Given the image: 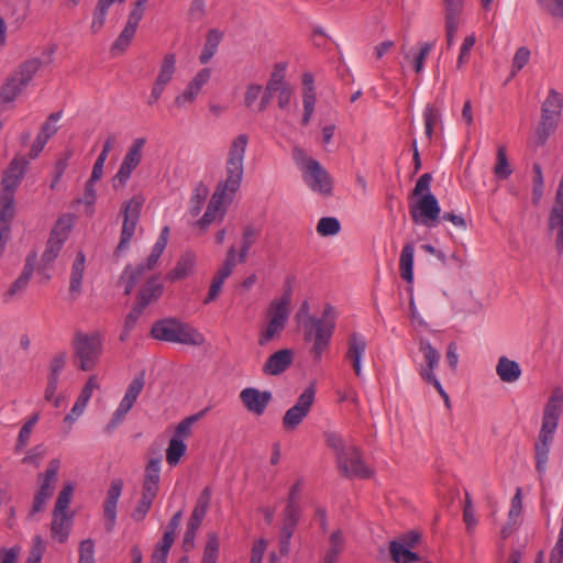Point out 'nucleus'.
Wrapping results in <instances>:
<instances>
[{
	"mask_svg": "<svg viewBox=\"0 0 563 563\" xmlns=\"http://www.w3.org/2000/svg\"><path fill=\"white\" fill-rule=\"evenodd\" d=\"M249 136L245 133L234 137L229 146L225 159V178L220 181L211 196L203 216L197 221L202 230L207 229L216 220H222L228 206L232 202L234 195L241 187L244 173V156Z\"/></svg>",
	"mask_w": 563,
	"mask_h": 563,
	"instance_id": "1",
	"label": "nucleus"
},
{
	"mask_svg": "<svg viewBox=\"0 0 563 563\" xmlns=\"http://www.w3.org/2000/svg\"><path fill=\"white\" fill-rule=\"evenodd\" d=\"M249 136L245 133L234 137L229 146L225 159V178L220 181L211 196L203 216L197 221L202 230L207 229L216 220H222L228 206L232 202L234 195L241 187L244 173V156Z\"/></svg>",
	"mask_w": 563,
	"mask_h": 563,
	"instance_id": "2",
	"label": "nucleus"
},
{
	"mask_svg": "<svg viewBox=\"0 0 563 563\" xmlns=\"http://www.w3.org/2000/svg\"><path fill=\"white\" fill-rule=\"evenodd\" d=\"M249 136L245 133L234 137L229 146L225 159V178L220 181L211 196L203 216L197 221L202 230L207 229L216 220H222L228 206L232 202L234 195L241 187L244 173V156Z\"/></svg>",
	"mask_w": 563,
	"mask_h": 563,
	"instance_id": "3",
	"label": "nucleus"
},
{
	"mask_svg": "<svg viewBox=\"0 0 563 563\" xmlns=\"http://www.w3.org/2000/svg\"><path fill=\"white\" fill-rule=\"evenodd\" d=\"M301 317H305V340L312 342L310 352L314 361L320 362L335 328V309L331 305H327L322 317L316 318L309 314V302L303 301L297 313V319L299 320Z\"/></svg>",
	"mask_w": 563,
	"mask_h": 563,
	"instance_id": "4",
	"label": "nucleus"
},
{
	"mask_svg": "<svg viewBox=\"0 0 563 563\" xmlns=\"http://www.w3.org/2000/svg\"><path fill=\"white\" fill-rule=\"evenodd\" d=\"M563 389L558 387L553 389L548 402L543 409L542 426L539 432L538 441L534 445L536 470L539 474H544L549 460L550 445L553 441L558 428L559 418L562 412Z\"/></svg>",
	"mask_w": 563,
	"mask_h": 563,
	"instance_id": "5",
	"label": "nucleus"
},
{
	"mask_svg": "<svg viewBox=\"0 0 563 563\" xmlns=\"http://www.w3.org/2000/svg\"><path fill=\"white\" fill-rule=\"evenodd\" d=\"M290 291H287L283 296L271 301L266 310L265 323L263 324L258 335V344L261 346L266 345L282 335L290 316Z\"/></svg>",
	"mask_w": 563,
	"mask_h": 563,
	"instance_id": "6",
	"label": "nucleus"
},
{
	"mask_svg": "<svg viewBox=\"0 0 563 563\" xmlns=\"http://www.w3.org/2000/svg\"><path fill=\"white\" fill-rule=\"evenodd\" d=\"M151 334L156 340L194 346H200L206 341L197 329L174 318L155 322Z\"/></svg>",
	"mask_w": 563,
	"mask_h": 563,
	"instance_id": "7",
	"label": "nucleus"
},
{
	"mask_svg": "<svg viewBox=\"0 0 563 563\" xmlns=\"http://www.w3.org/2000/svg\"><path fill=\"white\" fill-rule=\"evenodd\" d=\"M303 481L297 479L290 487L287 504L283 511V526L279 536V552L286 555L289 552L290 539L301 516L300 498Z\"/></svg>",
	"mask_w": 563,
	"mask_h": 563,
	"instance_id": "8",
	"label": "nucleus"
},
{
	"mask_svg": "<svg viewBox=\"0 0 563 563\" xmlns=\"http://www.w3.org/2000/svg\"><path fill=\"white\" fill-rule=\"evenodd\" d=\"M102 338L98 332H77L73 339L74 355L78 360V368L84 372L92 371L102 354Z\"/></svg>",
	"mask_w": 563,
	"mask_h": 563,
	"instance_id": "9",
	"label": "nucleus"
},
{
	"mask_svg": "<svg viewBox=\"0 0 563 563\" xmlns=\"http://www.w3.org/2000/svg\"><path fill=\"white\" fill-rule=\"evenodd\" d=\"M143 203L144 198L141 195H136L123 203L121 208V212L123 213V224L120 241L114 251L115 256H120L129 249L130 242L132 241L136 231V225L140 219Z\"/></svg>",
	"mask_w": 563,
	"mask_h": 563,
	"instance_id": "10",
	"label": "nucleus"
},
{
	"mask_svg": "<svg viewBox=\"0 0 563 563\" xmlns=\"http://www.w3.org/2000/svg\"><path fill=\"white\" fill-rule=\"evenodd\" d=\"M316 399V387L310 384L283 416L282 426L286 432H294L308 417Z\"/></svg>",
	"mask_w": 563,
	"mask_h": 563,
	"instance_id": "11",
	"label": "nucleus"
},
{
	"mask_svg": "<svg viewBox=\"0 0 563 563\" xmlns=\"http://www.w3.org/2000/svg\"><path fill=\"white\" fill-rule=\"evenodd\" d=\"M409 212L416 224L433 228L440 220L441 209L435 196L428 192L409 205Z\"/></svg>",
	"mask_w": 563,
	"mask_h": 563,
	"instance_id": "12",
	"label": "nucleus"
},
{
	"mask_svg": "<svg viewBox=\"0 0 563 563\" xmlns=\"http://www.w3.org/2000/svg\"><path fill=\"white\" fill-rule=\"evenodd\" d=\"M145 144V137H136L132 141L117 174L112 178V186L114 190L123 188L126 185L132 173L142 162Z\"/></svg>",
	"mask_w": 563,
	"mask_h": 563,
	"instance_id": "13",
	"label": "nucleus"
},
{
	"mask_svg": "<svg viewBox=\"0 0 563 563\" xmlns=\"http://www.w3.org/2000/svg\"><path fill=\"white\" fill-rule=\"evenodd\" d=\"M339 472L349 478L366 479L373 476V471L365 464L361 451L350 444L336 459Z\"/></svg>",
	"mask_w": 563,
	"mask_h": 563,
	"instance_id": "14",
	"label": "nucleus"
},
{
	"mask_svg": "<svg viewBox=\"0 0 563 563\" xmlns=\"http://www.w3.org/2000/svg\"><path fill=\"white\" fill-rule=\"evenodd\" d=\"M71 228V220L67 217L58 219L54 229L51 232L49 239L46 243L45 251L42 255V266L48 267L58 256L64 242L67 240L68 233Z\"/></svg>",
	"mask_w": 563,
	"mask_h": 563,
	"instance_id": "15",
	"label": "nucleus"
},
{
	"mask_svg": "<svg viewBox=\"0 0 563 563\" xmlns=\"http://www.w3.org/2000/svg\"><path fill=\"white\" fill-rule=\"evenodd\" d=\"M302 179L313 192L325 197L333 192V179L319 162H309L307 169L302 172Z\"/></svg>",
	"mask_w": 563,
	"mask_h": 563,
	"instance_id": "16",
	"label": "nucleus"
},
{
	"mask_svg": "<svg viewBox=\"0 0 563 563\" xmlns=\"http://www.w3.org/2000/svg\"><path fill=\"white\" fill-rule=\"evenodd\" d=\"M211 78V69L202 68L195 77L188 82L183 92L177 95L174 99V106L178 109L191 104L196 101L202 88L209 82Z\"/></svg>",
	"mask_w": 563,
	"mask_h": 563,
	"instance_id": "17",
	"label": "nucleus"
},
{
	"mask_svg": "<svg viewBox=\"0 0 563 563\" xmlns=\"http://www.w3.org/2000/svg\"><path fill=\"white\" fill-rule=\"evenodd\" d=\"M419 351L423 355V363L418 367V373L423 382L430 384L438 380L434 369L438 368L441 360L440 352L431 345L428 340L419 341Z\"/></svg>",
	"mask_w": 563,
	"mask_h": 563,
	"instance_id": "18",
	"label": "nucleus"
},
{
	"mask_svg": "<svg viewBox=\"0 0 563 563\" xmlns=\"http://www.w3.org/2000/svg\"><path fill=\"white\" fill-rule=\"evenodd\" d=\"M239 397L249 412L255 416H262L266 411L273 395L269 390L246 387L240 391Z\"/></svg>",
	"mask_w": 563,
	"mask_h": 563,
	"instance_id": "19",
	"label": "nucleus"
},
{
	"mask_svg": "<svg viewBox=\"0 0 563 563\" xmlns=\"http://www.w3.org/2000/svg\"><path fill=\"white\" fill-rule=\"evenodd\" d=\"M29 161L25 157H14L4 170L1 180V192L14 195L24 178Z\"/></svg>",
	"mask_w": 563,
	"mask_h": 563,
	"instance_id": "20",
	"label": "nucleus"
},
{
	"mask_svg": "<svg viewBox=\"0 0 563 563\" xmlns=\"http://www.w3.org/2000/svg\"><path fill=\"white\" fill-rule=\"evenodd\" d=\"M122 489V479L115 478L111 482L107 492V497L103 501V518L104 527L108 532H111L114 529L117 522V507Z\"/></svg>",
	"mask_w": 563,
	"mask_h": 563,
	"instance_id": "21",
	"label": "nucleus"
},
{
	"mask_svg": "<svg viewBox=\"0 0 563 563\" xmlns=\"http://www.w3.org/2000/svg\"><path fill=\"white\" fill-rule=\"evenodd\" d=\"M262 224L250 222L242 227L240 246L236 249V257L239 263H244L247 260L252 246L257 242L262 235Z\"/></svg>",
	"mask_w": 563,
	"mask_h": 563,
	"instance_id": "22",
	"label": "nucleus"
},
{
	"mask_svg": "<svg viewBox=\"0 0 563 563\" xmlns=\"http://www.w3.org/2000/svg\"><path fill=\"white\" fill-rule=\"evenodd\" d=\"M294 352L289 349L279 350L266 360L263 365V373L276 376L284 373L292 363Z\"/></svg>",
	"mask_w": 563,
	"mask_h": 563,
	"instance_id": "23",
	"label": "nucleus"
},
{
	"mask_svg": "<svg viewBox=\"0 0 563 563\" xmlns=\"http://www.w3.org/2000/svg\"><path fill=\"white\" fill-rule=\"evenodd\" d=\"M99 387L100 386L98 384L97 376H90L85 384L80 395L78 396L75 405L73 406L70 413L65 417V422L71 424L79 416L82 415L88 401L92 396L93 390L99 389Z\"/></svg>",
	"mask_w": 563,
	"mask_h": 563,
	"instance_id": "24",
	"label": "nucleus"
},
{
	"mask_svg": "<svg viewBox=\"0 0 563 563\" xmlns=\"http://www.w3.org/2000/svg\"><path fill=\"white\" fill-rule=\"evenodd\" d=\"M158 260L152 254H150L145 264H139L136 267L128 266L122 273L121 279L125 282V295L132 292L136 284L141 280L146 271H151L156 264Z\"/></svg>",
	"mask_w": 563,
	"mask_h": 563,
	"instance_id": "25",
	"label": "nucleus"
},
{
	"mask_svg": "<svg viewBox=\"0 0 563 563\" xmlns=\"http://www.w3.org/2000/svg\"><path fill=\"white\" fill-rule=\"evenodd\" d=\"M161 457L151 459L144 470L142 492L156 495L161 483Z\"/></svg>",
	"mask_w": 563,
	"mask_h": 563,
	"instance_id": "26",
	"label": "nucleus"
},
{
	"mask_svg": "<svg viewBox=\"0 0 563 563\" xmlns=\"http://www.w3.org/2000/svg\"><path fill=\"white\" fill-rule=\"evenodd\" d=\"M496 374L501 382L512 384L520 378L522 371L518 362L500 356L496 364Z\"/></svg>",
	"mask_w": 563,
	"mask_h": 563,
	"instance_id": "27",
	"label": "nucleus"
},
{
	"mask_svg": "<svg viewBox=\"0 0 563 563\" xmlns=\"http://www.w3.org/2000/svg\"><path fill=\"white\" fill-rule=\"evenodd\" d=\"M73 518L68 514L53 512V520L51 523V532L53 539L59 543L67 541L70 532Z\"/></svg>",
	"mask_w": 563,
	"mask_h": 563,
	"instance_id": "28",
	"label": "nucleus"
},
{
	"mask_svg": "<svg viewBox=\"0 0 563 563\" xmlns=\"http://www.w3.org/2000/svg\"><path fill=\"white\" fill-rule=\"evenodd\" d=\"M196 255L191 252H185L178 260L176 266L167 274L166 278L176 282L188 277L195 268Z\"/></svg>",
	"mask_w": 563,
	"mask_h": 563,
	"instance_id": "29",
	"label": "nucleus"
},
{
	"mask_svg": "<svg viewBox=\"0 0 563 563\" xmlns=\"http://www.w3.org/2000/svg\"><path fill=\"white\" fill-rule=\"evenodd\" d=\"M60 468V461L53 459L49 461L44 474L38 475L40 492L47 493L49 496L54 493V485L57 482L58 471Z\"/></svg>",
	"mask_w": 563,
	"mask_h": 563,
	"instance_id": "30",
	"label": "nucleus"
},
{
	"mask_svg": "<svg viewBox=\"0 0 563 563\" xmlns=\"http://www.w3.org/2000/svg\"><path fill=\"white\" fill-rule=\"evenodd\" d=\"M435 41L432 42H420L419 49L416 53H411L406 51V47H401V52L404 53L406 60H411L413 63V68L417 74L422 73L424 68V60L431 49L434 47Z\"/></svg>",
	"mask_w": 563,
	"mask_h": 563,
	"instance_id": "31",
	"label": "nucleus"
},
{
	"mask_svg": "<svg viewBox=\"0 0 563 563\" xmlns=\"http://www.w3.org/2000/svg\"><path fill=\"white\" fill-rule=\"evenodd\" d=\"M413 256L415 245L412 242L406 243L401 250L399 258L400 276L407 283L413 279Z\"/></svg>",
	"mask_w": 563,
	"mask_h": 563,
	"instance_id": "32",
	"label": "nucleus"
},
{
	"mask_svg": "<svg viewBox=\"0 0 563 563\" xmlns=\"http://www.w3.org/2000/svg\"><path fill=\"white\" fill-rule=\"evenodd\" d=\"M35 257V254L27 256L23 271L20 276L12 283L8 290V296L12 297L26 288L34 272Z\"/></svg>",
	"mask_w": 563,
	"mask_h": 563,
	"instance_id": "33",
	"label": "nucleus"
},
{
	"mask_svg": "<svg viewBox=\"0 0 563 563\" xmlns=\"http://www.w3.org/2000/svg\"><path fill=\"white\" fill-rule=\"evenodd\" d=\"M86 257L85 254L79 251L71 266L69 290L73 294H79L81 291V283L85 272Z\"/></svg>",
	"mask_w": 563,
	"mask_h": 563,
	"instance_id": "34",
	"label": "nucleus"
},
{
	"mask_svg": "<svg viewBox=\"0 0 563 563\" xmlns=\"http://www.w3.org/2000/svg\"><path fill=\"white\" fill-rule=\"evenodd\" d=\"M163 292V285L157 278H151L145 286L141 289L136 303L141 307L142 302L146 301V307L154 300L161 297Z\"/></svg>",
	"mask_w": 563,
	"mask_h": 563,
	"instance_id": "35",
	"label": "nucleus"
},
{
	"mask_svg": "<svg viewBox=\"0 0 563 563\" xmlns=\"http://www.w3.org/2000/svg\"><path fill=\"white\" fill-rule=\"evenodd\" d=\"M221 40L222 33L218 30L212 29L208 32L203 49L199 56L201 64H207L214 56Z\"/></svg>",
	"mask_w": 563,
	"mask_h": 563,
	"instance_id": "36",
	"label": "nucleus"
},
{
	"mask_svg": "<svg viewBox=\"0 0 563 563\" xmlns=\"http://www.w3.org/2000/svg\"><path fill=\"white\" fill-rule=\"evenodd\" d=\"M176 55L174 53H167L161 63L158 75L155 80L168 85L176 73Z\"/></svg>",
	"mask_w": 563,
	"mask_h": 563,
	"instance_id": "37",
	"label": "nucleus"
},
{
	"mask_svg": "<svg viewBox=\"0 0 563 563\" xmlns=\"http://www.w3.org/2000/svg\"><path fill=\"white\" fill-rule=\"evenodd\" d=\"M389 551L394 562L396 563H411L419 561L418 554L410 551L402 543L398 541H391L389 543Z\"/></svg>",
	"mask_w": 563,
	"mask_h": 563,
	"instance_id": "38",
	"label": "nucleus"
},
{
	"mask_svg": "<svg viewBox=\"0 0 563 563\" xmlns=\"http://www.w3.org/2000/svg\"><path fill=\"white\" fill-rule=\"evenodd\" d=\"M14 213V195L0 192V223L5 225L8 233L10 231L9 224Z\"/></svg>",
	"mask_w": 563,
	"mask_h": 563,
	"instance_id": "39",
	"label": "nucleus"
},
{
	"mask_svg": "<svg viewBox=\"0 0 563 563\" xmlns=\"http://www.w3.org/2000/svg\"><path fill=\"white\" fill-rule=\"evenodd\" d=\"M494 175L497 179L505 180L512 174V168L507 157L506 147L499 146L496 154V164L494 166Z\"/></svg>",
	"mask_w": 563,
	"mask_h": 563,
	"instance_id": "40",
	"label": "nucleus"
},
{
	"mask_svg": "<svg viewBox=\"0 0 563 563\" xmlns=\"http://www.w3.org/2000/svg\"><path fill=\"white\" fill-rule=\"evenodd\" d=\"M208 195L209 189L206 185L200 183L195 187L189 202V211L192 217H197L201 212Z\"/></svg>",
	"mask_w": 563,
	"mask_h": 563,
	"instance_id": "41",
	"label": "nucleus"
},
{
	"mask_svg": "<svg viewBox=\"0 0 563 563\" xmlns=\"http://www.w3.org/2000/svg\"><path fill=\"white\" fill-rule=\"evenodd\" d=\"M25 86L19 81V77L14 74L11 78H9L5 84L2 86L0 90V101L2 102H11L13 101L22 91Z\"/></svg>",
	"mask_w": 563,
	"mask_h": 563,
	"instance_id": "42",
	"label": "nucleus"
},
{
	"mask_svg": "<svg viewBox=\"0 0 563 563\" xmlns=\"http://www.w3.org/2000/svg\"><path fill=\"white\" fill-rule=\"evenodd\" d=\"M220 552V542L216 532L207 534L201 563H217Z\"/></svg>",
	"mask_w": 563,
	"mask_h": 563,
	"instance_id": "43",
	"label": "nucleus"
},
{
	"mask_svg": "<svg viewBox=\"0 0 563 563\" xmlns=\"http://www.w3.org/2000/svg\"><path fill=\"white\" fill-rule=\"evenodd\" d=\"M41 66L42 60L40 58H32L24 62L14 75L19 77V81H21L22 85L26 86L38 71Z\"/></svg>",
	"mask_w": 563,
	"mask_h": 563,
	"instance_id": "44",
	"label": "nucleus"
},
{
	"mask_svg": "<svg viewBox=\"0 0 563 563\" xmlns=\"http://www.w3.org/2000/svg\"><path fill=\"white\" fill-rule=\"evenodd\" d=\"M366 340L361 334L353 332L349 338V350L346 358H362L366 351Z\"/></svg>",
	"mask_w": 563,
	"mask_h": 563,
	"instance_id": "45",
	"label": "nucleus"
},
{
	"mask_svg": "<svg viewBox=\"0 0 563 563\" xmlns=\"http://www.w3.org/2000/svg\"><path fill=\"white\" fill-rule=\"evenodd\" d=\"M136 30L137 26L126 22L124 29L121 31V33L112 44L111 51L124 52L129 47L132 38L134 37Z\"/></svg>",
	"mask_w": 563,
	"mask_h": 563,
	"instance_id": "46",
	"label": "nucleus"
},
{
	"mask_svg": "<svg viewBox=\"0 0 563 563\" xmlns=\"http://www.w3.org/2000/svg\"><path fill=\"white\" fill-rule=\"evenodd\" d=\"M186 444L178 438H172L166 450V460L169 465L175 466L179 463L181 456L186 452Z\"/></svg>",
	"mask_w": 563,
	"mask_h": 563,
	"instance_id": "47",
	"label": "nucleus"
},
{
	"mask_svg": "<svg viewBox=\"0 0 563 563\" xmlns=\"http://www.w3.org/2000/svg\"><path fill=\"white\" fill-rule=\"evenodd\" d=\"M236 265V247L231 245L228 250L225 261L223 265L214 274V278L224 283V280L232 274L233 267Z\"/></svg>",
	"mask_w": 563,
	"mask_h": 563,
	"instance_id": "48",
	"label": "nucleus"
},
{
	"mask_svg": "<svg viewBox=\"0 0 563 563\" xmlns=\"http://www.w3.org/2000/svg\"><path fill=\"white\" fill-rule=\"evenodd\" d=\"M532 172H533V187H532V203L539 205L541 201V198L543 196V188H544V181H543V175H542V168L539 163H534L532 165Z\"/></svg>",
	"mask_w": 563,
	"mask_h": 563,
	"instance_id": "49",
	"label": "nucleus"
},
{
	"mask_svg": "<svg viewBox=\"0 0 563 563\" xmlns=\"http://www.w3.org/2000/svg\"><path fill=\"white\" fill-rule=\"evenodd\" d=\"M556 128H558V124H555L551 121H545L544 119H541L540 123L534 132L536 145L537 146L544 145L545 142L548 141V139L550 137V135L555 132Z\"/></svg>",
	"mask_w": 563,
	"mask_h": 563,
	"instance_id": "50",
	"label": "nucleus"
},
{
	"mask_svg": "<svg viewBox=\"0 0 563 563\" xmlns=\"http://www.w3.org/2000/svg\"><path fill=\"white\" fill-rule=\"evenodd\" d=\"M341 224L336 218L323 217L317 224V232L321 236H331L340 232Z\"/></svg>",
	"mask_w": 563,
	"mask_h": 563,
	"instance_id": "51",
	"label": "nucleus"
},
{
	"mask_svg": "<svg viewBox=\"0 0 563 563\" xmlns=\"http://www.w3.org/2000/svg\"><path fill=\"white\" fill-rule=\"evenodd\" d=\"M303 115L301 123L308 125L314 111L316 91L310 88L302 91Z\"/></svg>",
	"mask_w": 563,
	"mask_h": 563,
	"instance_id": "52",
	"label": "nucleus"
},
{
	"mask_svg": "<svg viewBox=\"0 0 563 563\" xmlns=\"http://www.w3.org/2000/svg\"><path fill=\"white\" fill-rule=\"evenodd\" d=\"M155 498H156V495L142 492L141 498H140L137 506L134 509L133 515H132L134 520L141 521L145 518V516L150 511Z\"/></svg>",
	"mask_w": 563,
	"mask_h": 563,
	"instance_id": "53",
	"label": "nucleus"
},
{
	"mask_svg": "<svg viewBox=\"0 0 563 563\" xmlns=\"http://www.w3.org/2000/svg\"><path fill=\"white\" fill-rule=\"evenodd\" d=\"M286 69V65L277 64L275 66L274 71L271 75V78L266 85L267 90L277 92L284 87H288L289 85L284 81V71Z\"/></svg>",
	"mask_w": 563,
	"mask_h": 563,
	"instance_id": "54",
	"label": "nucleus"
},
{
	"mask_svg": "<svg viewBox=\"0 0 563 563\" xmlns=\"http://www.w3.org/2000/svg\"><path fill=\"white\" fill-rule=\"evenodd\" d=\"M73 492L74 486L71 483H68L63 487V489L59 492L57 496L53 512L67 514Z\"/></svg>",
	"mask_w": 563,
	"mask_h": 563,
	"instance_id": "55",
	"label": "nucleus"
},
{
	"mask_svg": "<svg viewBox=\"0 0 563 563\" xmlns=\"http://www.w3.org/2000/svg\"><path fill=\"white\" fill-rule=\"evenodd\" d=\"M440 118L439 110L433 106L428 104L423 111V120H424V133L427 137L430 140L433 134V128L437 124Z\"/></svg>",
	"mask_w": 563,
	"mask_h": 563,
	"instance_id": "56",
	"label": "nucleus"
},
{
	"mask_svg": "<svg viewBox=\"0 0 563 563\" xmlns=\"http://www.w3.org/2000/svg\"><path fill=\"white\" fill-rule=\"evenodd\" d=\"M109 7H107L104 3L98 1L96 9L92 14V22L90 30L93 34L100 32V30L103 27L106 22V16L108 13Z\"/></svg>",
	"mask_w": 563,
	"mask_h": 563,
	"instance_id": "57",
	"label": "nucleus"
},
{
	"mask_svg": "<svg viewBox=\"0 0 563 563\" xmlns=\"http://www.w3.org/2000/svg\"><path fill=\"white\" fill-rule=\"evenodd\" d=\"M530 59V51L526 46L519 47L512 58L511 65V76H515L519 70H521Z\"/></svg>",
	"mask_w": 563,
	"mask_h": 563,
	"instance_id": "58",
	"label": "nucleus"
},
{
	"mask_svg": "<svg viewBox=\"0 0 563 563\" xmlns=\"http://www.w3.org/2000/svg\"><path fill=\"white\" fill-rule=\"evenodd\" d=\"M212 490L210 487H205L200 493L196 506L192 510L194 514L206 517L207 511L210 507Z\"/></svg>",
	"mask_w": 563,
	"mask_h": 563,
	"instance_id": "59",
	"label": "nucleus"
},
{
	"mask_svg": "<svg viewBox=\"0 0 563 563\" xmlns=\"http://www.w3.org/2000/svg\"><path fill=\"white\" fill-rule=\"evenodd\" d=\"M475 42H476V37L474 34L467 35L464 38L463 44L460 48V54H459L457 62H456V67L459 69L463 68V66L468 62L470 52L474 47Z\"/></svg>",
	"mask_w": 563,
	"mask_h": 563,
	"instance_id": "60",
	"label": "nucleus"
},
{
	"mask_svg": "<svg viewBox=\"0 0 563 563\" xmlns=\"http://www.w3.org/2000/svg\"><path fill=\"white\" fill-rule=\"evenodd\" d=\"M78 563H95V542L92 539L80 542Z\"/></svg>",
	"mask_w": 563,
	"mask_h": 563,
	"instance_id": "61",
	"label": "nucleus"
},
{
	"mask_svg": "<svg viewBox=\"0 0 563 563\" xmlns=\"http://www.w3.org/2000/svg\"><path fill=\"white\" fill-rule=\"evenodd\" d=\"M541 109H549L562 113L563 109V95L558 92L555 89H550L548 97L543 101Z\"/></svg>",
	"mask_w": 563,
	"mask_h": 563,
	"instance_id": "62",
	"label": "nucleus"
},
{
	"mask_svg": "<svg viewBox=\"0 0 563 563\" xmlns=\"http://www.w3.org/2000/svg\"><path fill=\"white\" fill-rule=\"evenodd\" d=\"M45 550L44 541L41 536L33 538V544L29 556L24 563H41Z\"/></svg>",
	"mask_w": 563,
	"mask_h": 563,
	"instance_id": "63",
	"label": "nucleus"
},
{
	"mask_svg": "<svg viewBox=\"0 0 563 563\" xmlns=\"http://www.w3.org/2000/svg\"><path fill=\"white\" fill-rule=\"evenodd\" d=\"M344 536L341 530L333 531L329 537V547L327 553L340 555L344 549Z\"/></svg>",
	"mask_w": 563,
	"mask_h": 563,
	"instance_id": "64",
	"label": "nucleus"
}]
</instances>
